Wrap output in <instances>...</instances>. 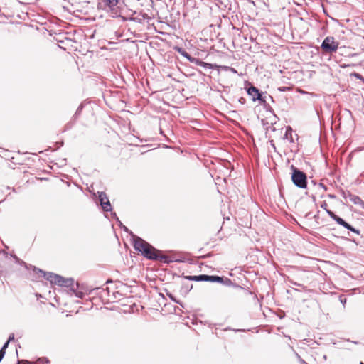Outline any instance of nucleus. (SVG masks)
<instances>
[{"instance_id": "1", "label": "nucleus", "mask_w": 364, "mask_h": 364, "mask_svg": "<svg viewBox=\"0 0 364 364\" xmlns=\"http://www.w3.org/2000/svg\"><path fill=\"white\" fill-rule=\"evenodd\" d=\"M34 272L38 275L49 281L52 284H56L60 287H70L73 284V279L64 278L62 276L52 273L46 272L39 269H34Z\"/></svg>"}, {"instance_id": "2", "label": "nucleus", "mask_w": 364, "mask_h": 364, "mask_svg": "<svg viewBox=\"0 0 364 364\" xmlns=\"http://www.w3.org/2000/svg\"><path fill=\"white\" fill-rule=\"evenodd\" d=\"M321 207L326 211V213L328 214V215L333 219L338 224L344 227L345 228L352 231L353 232H355L356 234H359V230L355 229L353 228L350 225H349L348 223L344 221L341 218L336 215L333 211L328 209V204L326 201H323L321 204Z\"/></svg>"}, {"instance_id": "3", "label": "nucleus", "mask_w": 364, "mask_h": 364, "mask_svg": "<svg viewBox=\"0 0 364 364\" xmlns=\"http://www.w3.org/2000/svg\"><path fill=\"white\" fill-rule=\"evenodd\" d=\"M186 278L191 281H205V282H220V283H225V284H230L231 283V281L230 279L226 278L225 280H224L223 277H220L219 276H209V275H205L201 274L199 276H186Z\"/></svg>"}, {"instance_id": "4", "label": "nucleus", "mask_w": 364, "mask_h": 364, "mask_svg": "<svg viewBox=\"0 0 364 364\" xmlns=\"http://www.w3.org/2000/svg\"><path fill=\"white\" fill-rule=\"evenodd\" d=\"M339 43L333 36H327L321 43V48L323 53H333L337 51Z\"/></svg>"}, {"instance_id": "5", "label": "nucleus", "mask_w": 364, "mask_h": 364, "mask_svg": "<svg viewBox=\"0 0 364 364\" xmlns=\"http://www.w3.org/2000/svg\"><path fill=\"white\" fill-rule=\"evenodd\" d=\"M293 170L291 179L293 183L301 188H305L307 186V179L306 174L295 168L294 166H291Z\"/></svg>"}, {"instance_id": "6", "label": "nucleus", "mask_w": 364, "mask_h": 364, "mask_svg": "<svg viewBox=\"0 0 364 364\" xmlns=\"http://www.w3.org/2000/svg\"><path fill=\"white\" fill-rule=\"evenodd\" d=\"M144 257L149 259H154V260H162L164 257L161 255V252L158 250L155 249L153 246H151L150 244L149 245V247H146L145 250H144L143 252L141 253Z\"/></svg>"}, {"instance_id": "7", "label": "nucleus", "mask_w": 364, "mask_h": 364, "mask_svg": "<svg viewBox=\"0 0 364 364\" xmlns=\"http://www.w3.org/2000/svg\"><path fill=\"white\" fill-rule=\"evenodd\" d=\"M247 92L253 102L259 100L261 103L265 102V100L263 99L262 94L256 87L251 85L247 88Z\"/></svg>"}, {"instance_id": "8", "label": "nucleus", "mask_w": 364, "mask_h": 364, "mask_svg": "<svg viewBox=\"0 0 364 364\" xmlns=\"http://www.w3.org/2000/svg\"><path fill=\"white\" fill-rule=\"evenodd\" d=\"M99 199L100 201V205L105 211L107 212L112 210L109 200L105 192L99 193Z\"/></svg>"}, {"instance_id": "9", "label": "nucleus", "mask_w": 364, "mask_h": 364, "mask_svg": "<svg viewBox=\"0 0 364 364\" xmlns=\"http://www.w3.org/2000/svg\"><path fill=\"white\" fill-rule=\"evenodd\" d=\"M149 243L146 242L143 239L136 237L134 239V249L140 252H143L144 250H145L146 247H149Z\"/></svg>"}, {"instance_id": "10", "label": "nucleus", "mask_w": 364, "mask_h": 364, "mask_svg": "<svg viewBox=\"0 0 364 364\" xmlns=\"http://www.w3.org/2000/svg\"><path fill=\"white\" fill-rule=\"evenodd\" d=\"M105 6H109L110 9L114 8L119 3V0H100Z\"/></svg>"}, {"instance_id": "11", "label": "nucleus", "mask_w": 364, "mask_h": 364, "mask_svg": "<svg viewBox=\"0 0 364 364\" xmlns=\"http://www.w3.org/2000/svg\"><path fill=\"white\" fill-rule=\"evenodd\" d=\"M9 341H7L4 345L3 346V347L1 348V349L0 350V362L1 361V360L3 359V358L4 357L5 355V353H6V349L7 348L8 346H9Z\"/></svg>"}, {"instance_id": "12", "label": "nucleus", "mask_w": 364, "mask_h": 364, "mask_svg": "<svg viewBox=\"0 0 364 364\" xmlns=\"http://www.w3.org/2000/svg\"><path fill=\"white\" fill-rule=\"evenodd\" d=\"M292 129L291 127H287L285 133V137L288 138L289 135L291 136Z\"/></svg>"}, {"instance_id": "13", "label": "nucleus", "mask_w": 364, "mask_h": 364, "mask_svg": "<svg viewBox=\"0 0 364 364\" xmlns=\"http://www.w3.org/2000/svg\"><path fill=\"white\" fill-rule=\"evenodd\" d=\"M181 54H182L184 57H186V58H188V59H189L191 61H192V60L191 59L190 55H189L186 52H185V51L181 52Z\"/></svg>"}, {"instance_id": "14", "label": "nucleus", "mask_w": 364, "mask_h": 364, "mask_svg": "<svg viewBox=\"0 0 364 364\" xmlns=\"http://www.w3.org/2000/svg\"><path fill=\"white\" fill-rule=\"evenodd\" d=\"M353 201L355 203H358L359 201H361V199L358 196H354V198L353 199Z\"/></svg>"}, {"instance_id": "15", "label": "nucleus", "mask_w": 364, "mask_h": 364, "mask_svg": "<svg viewBox=\"0 0 364 364\" xmlns=\"http://www.w3.org/2000/svg\"><path fill=\"white\" fill-rule=\"evenodd\" d=\"M239 102L241 103V104H245V99L244 97H241L240 100H239Z\"/></svg>"}, {"instance_id": "16", "label": "nucleus", "mask_w": 364, "mask_h": 364, "mask_svg": "<svg viewBox=\"0 0 364 364\" xmlns=\"http://www.w3.org/2000/svg\"><path fill=\"white\" fill-rule=\"evenodd\" d=\"M28 361L21 360L18 362V364H26Z\"/></svg>"}, {"instance_id": "17", "label": "nucleus", "mask_w": 364, "mask_h": 364, "mask_svg": "<svg viewBox=\"0 0 364 364\" xmlns=\"http://www.w3.org/2000/svg\"><path fill=\"white\" fill-rule=\"evenodd\" d=\"M320 186H321L323 188L326 189V187L324 185H323L322 183H320Z\"/></svg>"}, {"instance_id": "18", "label": "nucleus", "mask_w": 364, "mask_h": 364, "mask_svg": "<svg viewBox=\"0 0 364 364\" xmlns=\"http://www.w3.org/2000/svg\"><path fill=\"white\" fill-rule=\"evenodd\" d=\"M12 339H14V336H10L8 341H11V340H12Z\"/></svg>"}, {"instance_id": "19", "label": "nucleus", "mask_w": 364, "mask_h": 364, "mask_svg": "<svg viewBox=\"0 0 364 364\" xmlns=\"http://www.w3.org/2000/svg\"><path fill=\"white\" fill-rule=\"evenodd\" d=\"M210 255V254H208L207 256H203V257H209Z\"/></svg>"}, {"instance_id": "20", "label": "nucleus", "mask_w": 364, "mask_h": 364, "mask_svg": "<svg viewBox=\"0 0 364 364\" xmlns=\"http://www.w3.org/2000/svg\"><path fill=\"white\" fill-rule=\"evenodd\" d=\"M360 364H363V362H360Z\"/></svg>"}]
</instances>
